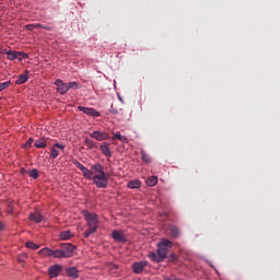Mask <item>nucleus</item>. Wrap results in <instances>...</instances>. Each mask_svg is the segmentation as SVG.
Returning <instances> with one entry per match:
<instances>
[{
	"label": "nucleus",
	"instance_id": "2eb2a0df",
	"mask_svg": "<svg viewBox=\"0 0 280 280\" xmlns=\"http://www.w3.org/2000/svg\"><path fill=\"white\" fill-rule=\"evenodd\" d=\"M101 151L103 152V154L105 156H107L108 159H110L113 156V153L110 152V148H108L107 143H102L101 144Z\"/></svg>",
	"mask_w": 280,
	"mask_h": 280
},
{
	"label": "nucleus",
	"instance_id": "a878e982",
	"mask_svg": "<svg viewBox=\"0 0 280 280\" xmlns=\"http://www.w3.org/2000/svg\"><path fill=\"white\" fill-rule=\"evenodd\" d=\"M18 52L19 51H12V50L7 51L8 59L9 60H18V58H19Z\"/></svg>",
	"mask_w": 280,
	"mask_h": 280
},
{
	"label": "nucleus",
	"instance_id": "9d476101",
	"mask_svg": "<svg viewBox=\"0 0 280 280\" xmlns=\"http://www.w3.org/2000/svg\"><path fill=\"white\" fill-rule=\"evenodd\" d=\"M57 148V149H56ZM58 150L63 151L65 150V145L61 143L56 142L51 149H50V159H58V155L60 154V152Z\"/></svg>",
	"mask_w": 280,
	"mask_h": 280
},
{
	"label": "nucleus",
	"instance_id": "4be33fe9",
	"mask_svg": "<svg viewBox=\"0 0 280 280\" xmlns=\"http://www.w3.org/2000/svg\"><path fill=\"white\" fill-rule=\"evenodd\" d=\"M170 231H171V237H173L174 240H176V237L180 235V230H178L177 226H171Z\"/></svg>",
	"mask_w": 280,
	"mask_h": 280
},
{
	"label": "nucleus",
	"instance_id": "423d86ee",
	"mask_svg": "<svg viewBox=\"0 0 280 280\" xmlns=\"http://www.w3.org/2000/svg\"><path fill=\"white\" fill-rule=\"evenodd\" d=\"M55 86H57V91H58V93H60V95H65V94L69 93L68 84L65 83L61 79H57L55 81Z\"/></svg>",
	"mask_w": 280,
	"mask_h": 280
},
{
	"label": "nucleus",
	"instance_id": "7c9ffc66",
	"mask_svg": "<svg viewBox=\"0 0 280 280\" xmlns=\"http://www.w3.org/2000/svg\"><path fill=\"white\" fill-rule=\"evenodd\" d=\"M10 84H12V82H10V81L0 83V93H1V91H5V89H9Z\"/></svg>",
	"mask_w": 280,
	"mask_h": 280
},
{
	"label": "nucleus",
	"instance_id": "7ed1b4c3",
	"mask_svg": "<svg viewBox=\"0 0 280 280\" xmlns=\"http://www.w3.org/2000/svg\"><path fill=\"white\" fill-rule=\"evenodd\" d=\"M84 220L86 221L88 230L84 232V237L89 238L93 233H97L100 228V219L96 213H91L86 210L83 211Z\"/></svg>",
	"mask_w": 280,
	"mask_h": 280
},
{
	"label": "nucleus",
	"instance_id": "6ab92c4d",
	"mask_svg": "<svg viewBox=\"0 0 280 280\" xmlns=\"http://www.w3.org/2000/svg\"><path fill=\"white\" fill-rule=\"evenodd\" d=\"M66 275H68L69 277H72L73 279H78V268L70 267L66 269Z\"/></svg>",
	"mask_w": 280,
	"mask_h": 280
},
{
	"label": "nucleus",
	"instance_id": "393cba45",
	"mask_svg": "<svg viewBox=\"0 0 280 280\" xmlns=\"http://www.w3.org/2000/svg\"><path fill=\"white\" fill-rule=\"evenodd\" d=\"M40 27H43V25H42V24H38V23H36V24H27V25L25 26V28H26L28 32H34V30H40Z\"/></svg>",
	"mask_w": 280,
	"mask_h": 280
},
{
	"label": "nucleus",
	"instance_id": "58836bf2",
	"mask_svg": "<svg viewBox=\"0 0 280 280\" xmlns=\"http://www.w3.org/2000/svg\"><path fill=\"white\" fill-rule=\"evenodd\" d=\"M164 280H175V279H172V278H165Z\"/></svg>",
	"mask_w": 280,
	"mask_h": 280
},
{
	"label": "nucleus",
	"instance_id": "72a5a7b5",
	"mask_svg": "<svg viewBox=\"0 0 280 280\" xmlns=\"http://www.w3.org/2000/svg\"><path fill=\"white\" fill-rule=\"evenodd\" d=\"M39 30H47L48 32H51V26H43V27H39Z\"/></svg>",
	"mask_w": 280,
	"mask_h": 280
},
{
	"label": "nucleus",
	"instance_id": "2f4dec72",
	"mask_svg": "<svg viewBox=\"0 0 280 280\" xmlns=\"http://www.w3.org/2000/svg\"><path fill=\"white\" fill-rule=\"evenodd\" d=\"M32 143H34V139H33V138H30V139L25 142V144L23 145V148H24L25 150H28V148H32Z\"/></svg>",
	"mask_w": 280,
	"mask_h": 280
},
{
	"label": "nucleus",
	"instance_id": "0eeeda50",
	"mask_svg": "<svg viewBox=\"0 0 280 280\" xmlns=\"http://www.w3.org/2000/svg\"><path fill=\"white\" fill-rule=\"evenodd\" d=\"M90 137L96 141H108L110 139V135L102 131H93L90 133Z\"/></svg>",
	"mask_w": 280,
	"mask_h": 280
},
{
	"label": "nucleus",
	"instance_id": "20e7f679",
	"mask_svg": "<svg viewBox=\"0 0 280 280\" xmlns=\"http://www.w3.org/2000/svg\"><path fill=\"white\" fill-rule=\"evenodd\" d=\"M73 250H75V246L71 243H62L60 245V249H57V258L63 259L73 257Z\"/></svg>",
	"mask_w": 280,
	"mask_h": 280
},
{
	"label": "nucleus",
	"instance_id": "ea45409f",
	"mask_svg": "<svg viewBox=\"0 0 280 280\" xmlns=\"http://www.w3.org/2000/svg\"><path fill=\"white\" fill-rule=\"evenodd\" d=\"M217 275H220V272H218V270H215Z\"/></svg>",
	"mask_w": 280,
	"mask_h": 280
},
{
	"label": "nucleus",
	"instance_id": "b1692460",
	"mask_svg": "<svg viewBox=\"0 0 280 280\" xmlns=\"http://www.w3.org/2000/svg\"><path fill=\"white\" fill-rule=\"evenodd\" d=\"M84 143L89 148V150H93V148H97V143L89 138L84 140Z\"/></svg>",
	"mask_w": 280,
	"mask_h": 280
},
{
	"label": "nucleus",
	"instance_id": "aec40b11",
	"mask_svg": "<svg viewBox=\"0 0 280 280\" xmlns=\"http://www.w3.org/2000/svg\"><path fill=\"white\" fill-rule=\"evenodd\" d=\"M71 237H73V233H71V231H63L59 234V238L61 241H68L71 240Z\"/></svg>",
	"mask_w": 280,
	"mask_h": 280
},
{
	"label": "nucleus",
	"instance_id": "f704fd0d",
	"mask_svg": "<svg viewBox=\"0 0 280 280\" xmlns=\"http://www.w3.org/2000/svg\"><path fill=\"white\" fill-rule=\"evenodd\" d=\"M4 229H5V225L0 222V231H4Z\"/></svg>",
	"mask_w": 280,
	"mask_h": 280
},
{
	"label": "nucleus",
	"instance_id": "dca6fc26",
	"mask_svg": "<svg viewBox=\"0 0 280 280\" xmlns=\"http://www.w3.org/2000/svg\"><path fill=\"white\" fill-rule=\"evenodd\" d=\"M112 141H121V143H128V138L126 136H121V133H114Z\"/></svg>",
	"mask_w": 280,
	"mask_h": 280
},
{
	"label": "nucleus",
	"instance_id": "f03ea898",
	"mask_svg": "<svg viewBox=\"0 0 280 280\" xmlns=\"http://www.w3.org/2000/svg\"><path fill=\"white\" fill-rule=\"evenodd\" d=\"M174 246V243L167 238H162L161 242L158 243V250L156 253L150 252L149 253V258L151 261H155V264H161L163 259L167 257V253L170 248Z\"/></svg>",
	"mask_w": 280,
	"mask_h": 280
},
{
	"label": "nucleus",
	"instance_id": "412c9836",
	"mask_svg": "<svg viewBox=\"0 0 280 280\" xmlns=\"http://www.w3.org/2000/svg\"><path fill=\"white\" fill-rule=\"evenodd\" d=\"M158 183H159V177L156 176L148 177L145 180V184L148 185V187H154V185H156Z\"/></svg>",
	"mask_w": 280,
	"mask_h": 280
},
{
	"label": "nucleus",
	"instance_id": "cd10ccee",
	"mask_svg": "<svg viewBox=\"0 0 280 280\" xmlns=\"http://www.w3.org/2000/svg\"><path fill=\"white\" fill-rule=\"evenodd\" d=\"M68 84V91H71V89H80V83L72 81L67 83Z\"/></svg>",
	"mask_w": 280,
	"mask_h": 280
},
{
	"label": "nucleus",
	"instance_id": "c9c22d12",
	"mask_svg": "<svg viewBox=\"0 0 280 280\" xmlns=\"http://www.w3.org/2000/svg\"><path fill=\"white\" fill-rule=\"evenodd\" d=\"M112 113L117 114V113H119V112H117L116 109H113Z\"/></svg>",
	"mask_w": 280,
	"mask_h": 280
},
{
	"label": "nucleus",
	"instance_id": "9b49d317",
	"mask_svg": "<svg viewBox=\"0 0 280 280\" xmlns=\"http://www.w3.org/2000/svg\"><path fill=\"white\" fill-rule=\"evenodd\" d=\"M145 266H148V261H137V262H133L132 270L136 275H141Z\"/></svg>",
	"mask_w": 280,
	"mask_h": 280
},
{
	"label": "nucleus",
	"instance_id": "6e6552de",
	"mask_svg": "<svg viewBox=\"0 0 280 280\" xmlns=\"http://www.w3.org/2000/svg\"><path fill=\"white\" fill-rule=\"evenodd\" d=\"M78 109L81 110V113L89 115L90 117H100V115H101L100 112H97L93 107L79 106Z\"/></svg>",
	"mask_w": 280,
	"mask_h": 280
},
{
	"label": "nucleus",
	"instance_id": "f8f14e48",
	"mask_svg": "<svg viewBox=\"0 0 280 280\" xmlns=\"http://www.w3.org/2000/svg\"><path fill=\"white\" fill-rule=\"evenodd\" d=\"M28 220L31 222H35L36 224H40V222L45 220V217L38 212H32L28 217Z\"/></svg>",
	"mask_w": 280,
	"mask_h": 280
},
{
	"label": "nucleus",
	"instance_id": "ddd939ff",
	"mask_svg": "<svg viewBox=\"0 0 280 280\" xmlns=\"http://www.w3.org/2000/svg\"><path fill=\"white\" fill-rule=\"evenodd\" d=\"M112 237L115 240V242H120V244H125L126 242V235L121 231H114L112 233Z\"/></svg>",
	"mask_w": 280,
	"mask_h": 280
},
{
	"label": "nucleus",
	"instance_id": "e433bc0d",
	"mask_svg": "<svg viewBox=\"0 0 280 280\" xmlns=\"http://www.w3.org/2000/svg\"><path fill=\"white\" fill-rule=\"evenodd\" d=\"M24 259H27V254H23Z\"/></svg>",
	"mask_w": 280,
	"mask_h": 280
},
{
	"label": "nucleus",
	"instance_id": "c85d7f7f",
	"mask_svg": "<svg viewBox=\"0 0 280 280\" xmlns=\"http://www.w3.org/2000/svg\"><path fill=\"white\" fill-rule=\"evenodd\" d=\"M27 58H30V55H27L26 52L18 51V60H25Z\"/></svg>",
	"mask_w": 280,
	"mask_h": 280
},
{
	"label": "nucleus",
	"instance_id": "4468645a",
	"mask_svg": "<svg viewBox=\"0 0 280 280\" xmlns=\"http://www.w3.org/2000/svg\"><path fill=\"white\" fill-rule=\"evenodd\" d=\"M30 80V71H25V73L20 74L15 81V84H25Z\"/></svg>",
	"mask_w": 280,
	"mask_h": 280
},
{
	"label": "nucleus",
	"instance_id": "c756f323",
	"mask_svg": "<svg viewBox=\"0 0 280 280\" xmlns=\"http://www.w3.org/2000/svg\"><path fill=\"white\" fill-rule=\"evenodd\" d=\"M28 176H31V178H38V170L33 168L32 171L28 172Z\"/></svg>",
	"mask_w": 280,
	"mask_h": 280
},
{
	"label": "nucleus",
	"instance_id": "a211bd4d",
	"mask_svg": "<svg viewBox=\"0 0 280 280\" xmlns=\"http://www.w3.org/2000/svg\"><path fill=\"white\" fill-rule=\"evenodd\" d=\"M127 187L129 189H139L141 187V180L139 179H132L128 183Z\"/></svg>",
	"mask_w": 280,
	"mask_h": 280
},
{
	"label": "nucleus",
	"instance_id": "1a4fd4ad",
	"mask_svg": "<svg viewBox=\"0 0 280 280\" xmlns=\"http://www.w3.org/2000/svg\"><path fill=\"white\" fill-rule=\"evenodd\" d=\"M62 272V266L60 265H54L48 268V275L50 279H56Z\"/></svg>",
	"mask_w": 280,
	"mask_h": 280
},
{
	"label": "nucleus",
	"instance_id": "5701e85b",
	"mask_svg": "<svg viewBox=\"0 0 280 280\" xmlns=\"http://www.w3.org/2000/svg\"><path fill=\"white\" fill-rule=\"evenodd\" d=\"M25 246H26V248H30L31 250H38L40 248V245H38L32 241L26 242Z\"/></svg>",
	"mask_w": 280,
	"mask_h": 280
},
{
	"label": "nucleus",
	"instance_id": "39448f33",
	"mask_svg": "<svg viewBox=\"0 0 280 280\" xmlns=\"http://www.w3.org/2000/svg\"><path fill=\"white\" fill-rule=\"evenodd\" d=\"M57 249H51L49 247H44L38 252V255L40 257H54L55 259H58Z\"/></svg>",
	"mask_w": 280,
	"mask_h": 280
},
{
	"label": "nucleus",
	"instance_id": "4c0bfd02",
	"mask_svg": "<svg viewBox=\"0 0 280 280\" xmlns=\"http://www.w3.org/2000/svg\"><path fill=\"white\" fill-rule=\"evenodd\" d=\"M171 257H172V259H176V255H174V254Z\"/></svg>",
	"mask_w": 280,
	"mask_h": 280
},
{
	"label": "nucleus",
	"instance_id": "bb28decb",
	"mask_svg": "<svg viewBox=\"0 0 280 280\" xmlns=\"http://www.w3.org/2000/svg\"><path fill=\"white\" fill-rule=\"evenodd\" d=\"M141 159L143 161V163H151L152 160L150 159V155L148 153H145V151H141Z\"/></svg>",
	"mask_w": 280,
	"mask_h": 280
},
{
	"label": "nucleus",
	"instance_id": "473e14b6",
	"mask_svg": "<svg viewBox=\"0 0 280 280\" xmlns=\"http://www.w3.org/2000/svg\"><path fill=\"white\" fill-rule=\"evenodd\" d=\"M7 213L9 214L14 213V208L12 207V205H9V209L7 210Z\"/></svg>",
	"mask_w": 280,
	"mask_h": 280
},
{
	"label": "nucleus",
	"instance_id": "f257e3e1",
	"mask_svg": "<svg viewBox=\"0 0 280 280\" xmlns=\"http://www.w3.org/2000/svg\"><path fill=\"white\" fill-rule=\"evenodd\" d=\"M75 167L80 170L88 180H93L94 185L97 189H106L108 187V178L110 175L104 171V166L102 164H94L91 166V170L83 166L82 163L74 161Z\"/></svg>",
	"mask_w": 280,
	"mask_h": 280
},
{
	"label": "nucleus",
	"instance_id": "f3484780",
	"mask_svg": "<svg viewBox=\"0 0 280 280\" xmlns=\"http://www.w3.org/2000/svg\"><path fill=\"white\" fill-rule=\"evenodd\" d=\"M34 148L43 149L47 148V140L45 138H39L35 141Z\"/></svg>",
	"mask_w": 280,
	"mask_h": 280
}]
</instances>
